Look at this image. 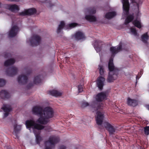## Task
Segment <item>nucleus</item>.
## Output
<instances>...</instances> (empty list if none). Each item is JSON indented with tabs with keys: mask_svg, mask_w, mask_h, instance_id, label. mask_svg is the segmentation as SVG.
Listing matches in <instances>:
<instances>
[{
	"mask_svg": "<svg viewBox=\"0 0 149 149\" xmlns=\"http://www.w3.org/2000/svg\"><path fill=\"white\" fill-rule=\"evenodd\" d=\"M0 97L2 99H8L10 97V95L8 92L3 90L0 91Z\"/></svg>",
	"mask_w": 149,
	"mask_h": 149,
	"instance_id": "obj_17",
	"label": "nucleus"
},
{
	"mask_svg": "<svg viewBox=\"0 0 149 149\" xmlns=\"http://www.w3.org/2000/svg\"><path fill=\"white\" fill-rule=\"evenodd\" d=\"M127 103L129 106L135 107L138 105V102L137 100L129 97L127 99Z\"/></svg>",
	"mask_w": 149,
	"mask_h": 149,
	"instance_id": "obj_14",
	"label": "nucleus"
},
{
	"mask_svg": "<svg viewBox=\"0 0 149 149\" xmlns=\"http://www.w3.org/2000/svg\"><path fill=\"white\" fill-rule=\"evenodd\" d=\"M26 125L28 128H32L33 131H35V129L39 130L43 129L45 128L44 126L36 123L35 121L33 120H27L26 122Z\"/></svg>",
	"mask_w": 149,
	"mask_h": 149,
	"instance_id": "obj_5",
	"label": "nucleus"
},
{
	"mask_svg": "<svg viewBox=\"0 0 149 149\" xmlns=\"http://www.w3.org/2000/svg\"><path fill=\"white\" fill-rule=\"evenodd\" d=\"M6 84V81L3 79L0 78V87L4 86Z\"/></svg>",
	"mask_w": 149,
	"mask_h": 149,
	"instance_id": "obj_33",
	"label": "nucleus"
},
{
	"mask_svg": "<svg viewBox=\"0 0 149 149\" xmlns=\"http://www.w3.org/2000/svg\"><path fill=\"white\" fill-rule=\"evenodd\" d=\"M85 19L90 22H95L96 21V17L92 15H86L85 17Z\"/></svg>",
	"mask_w": 149,
	"mask_h": 149,
	"instance_id": "obj_23",
	"label": "nucleus"
},
{
	"mask_svg": "<svg viewBox=\"0 0 149 149\" xmlns=\"http://www.w3.org/2000/svg\"><path fill=\"white\" fill-rule=\"evenodd\" d=\"M89 104L87 102H84L82 103L81 107H86L88 106H89Z\"/></svg>",
	"mask_w": 149,
	"mask_h": 149,
	"instance_id": "obj_35",
	"label": "nucleus"
},
{
	"mask_svg": "<svg viewBox=\"0 0 149 149\" xmlns=\"http://www.w3.org/2000/svg\"><path fill=\"white\" fill-rule=\"evenodd\" d=\"M15 62V60L14 59L10 58L5 61L4 63V66L7 67L9 65H13L14 63Z\"/></svg>",
	"mask_w": 149,
	"mask_h": 149,
	"instance_id": "obj_24",
	"label": "nucleus"
},
{
	"mask_svg": "<svg viewBox=\"0 0 149 149\" xmlns=\"http://www.w3.org/2000/svg\"><path fill=\"white\" fill-rule=\"evenodd\" d=\"M97 117H96V120L97 124L99 126H101L103 123L104 117V114L99 111H97L96 113Z\"/></svg>",
	"mask_w": 149,
	"mask_h": 149,
	"instance_id": "obj_9",
	"label": "nucleus"
},
{
	"mask_svg": "<svg viewBox=\"0 0 149 149\" xmlns=\"http://www.w3.org/2000/svg\"><path fill=\"white\" fill-rule=\"evenodd\" d=\"M1 109L3 110L5 112H9L12 110V109L10 107H8L7 105H3Z\"/></svg>",
	"mask_w": 149,
	"mask_h": 149,
	"instance_id": "obj_29",
	"label": "nucleus"
},
{
	"mask_svg": "<svg viewBox=\"0 0 149 149\" xmlns=\"http://www.w3.org/2000/svg\"><path fill=\"white\" fill-rule=\"evenodd\" d=\"M18 83L21 84H25L28 81V77L22 74L19 76L18 78Z\"/></svg>",
	"mask_w": 149,
	"mask_h": 149,
	"instance_id": "obj_12",
	"label": "nucleus"
},
{
	"mask_svg": "<svg viewBox=\"0 0 149 149\" xmlns=\"http://www.w3.org/2000/svg\"><path fill=\"white\" fill-rule=\"evenodd\" d=\"M49 93L53 96L55 97L59 96L62 95L61 93L55 90H53L51 91H49Z\"/></svg>",
	"mask_w": 149,
	"mask_h": 149,
	"instance_id": "obj_21",
	"label": "nucleus"
},
{
	"mask_svg": "<svg viewBox=\"0 0 149 149\" xmlns=\"http://www.w3.org/2000/svg\"><path fill=\"white\" fill-rule=\"evenodd\" d=\"M132 23L135 26L138 28L140 29L141 27V25L140 22L137 19L134 20Z\"/></svg>",
	"mask_w": 149,
	"mask_h": 149,
	"instance_id": "obj_27",
	"label": "nucleus"
},
{
	"mask_svg": "<svg viewBox=\"0 0 149 149\" xmlns=\"http://www.w3.org/2000/svg\"><path fill=\"white\" fill-rule=\"evenodd\" d=\"M33 114L40 116L37 122L41 124L45 125L49 122V119L52 118L54 111L52 108L47 107L43 109L40 106L34 107L32 110Z\"/></svg>",
	"mask_w": 149,
	"mask_h": 149,
	"instance_id": "obj_2",
	"label": "nucleus"
},
{
	"mask_svg": "<svg viewBox=\"0 0 149 149\" xmlns=\"http://www.w3.org/2000/svg\"><path fill=\"white\" fill-rule=\"evenodd\" d=\"M107 93L106 92H101L96 95L95 97L96 101L93 102L90 105L94 111H96L101 109L102 104L100 102L103 101L107 98Z\"/></svg>",
	"mask_w": 149,
	"mask_h": 149,
	"instance_id": "obj_3",
	"label": "nucleus"
},
{
	"mask_svg": "<svg viewBox=\"0 0 149 149\" xmlns=\"http://www.w3.org/2000/svg\"><path fill=\"white\" fill-rule=\"evenodd\" d=\"M136 80H137V79H139V78L138 77V76H137L136 77Z\"/></svg>",
	"mask_w": 149,
	"mask_h": 149,
	"instance_id": "obj_45",
	"label": "nucleus"
},
{
	"mask_svg": "<svg viewBox=\"0 0 149 149\" xmlns=\"http://www.w3.org/2000/svg\"><path fill=\"white\" fill-rule=\"evenodd\" d=\"M74 36L76 40L83 39L85 38L84 34L82 32L78 31L77 32L74 34Z\"/></svg>",
	"mask_w": 149,
	"mask_h": 149,
	"instance_id": "obj_18",
	"label": "nucleus"
},
{
	"mask_svg": "<svg viewBox=\"0 0 149 149\" xmlns=\"http://www.w3.org/2000/svg\"><path fill=\"white\" fill-rule=\"evenodd\" d=\"M66 147L65 146L62 145L60 146L59 148V149H65Z\"/></svg>",
	"mask_w": 149,
	"mask_h": 149,
	"instance_id": "obj_40",
	"label": "nucleus"
},
{
	"mask_svg": "<svg viewBox=\"0 0 149 149\" xmlns=\"http://www.w3.org/2000/svg\"><path fill=\"white\" fill-rule=\"evenodd\" d=\"M53 5H54L52 4L50 2L49 3V6L50 7H51Z\"/></svg>",
	"mask_w": 149,
	"mask_h": 149,
	"instance_id": "obj_44",
	"label": "nucleus"
},
{
	"mask_svg": "<svg viewBox=\"0 0 149 149\" xmlns=\"http://www.w3.org/2000/svg\"><path fill=\"white\" fill-rule=\"evenodd\" d=\"M37 10L35 8H31L25 10L24 11L22 12L19 13V15L21 16L26 15H33L36 13Z\"/></svg>",
	"mask_w": 149,
	"mask_h": 149,
	"instance_id": "obj_10",
	"label": "nucleus"
},
{
	"mask_svg": "<svg viewBox=\"0 0 149 149\" xmlns=\"http://www.w3.org/2000/svg\"><path fill=\"white\" fill-rule=\"evenodd\" d=\"M97 42V41H95V42Z\"/></svg>",
	"mask_w": 149,
	"mask_h": 149,
	"instance_id": "obj_49",
	"label": "nucleus"
},
{
	"mask_svg": "<svg viewBox=\"0 0 149 149\" xmlns=\"http://www.w3.org/2000/svg\"><path fill=\"white\" fill-rule=\"evenodd\" d=\"M105 80V78L102 77H100L97 79V86L101 91L103 89Z\"/></svg>",
	"mask_w": 149,
	"mask_h": 149,
	"instance_id": "obj_13",
	"label": "nucleus"
},
{
	"mask_svg": "<svg viewBox=\"0 0 149 149\" xmlns=\"http://www.w3.org/2000/svg\"><path fill=\"white\" fill-rule=\"evenodd\" d=\"M59 141V138L54 136H50L49 140L44 142L45 149H52L55 148V144L58 143Z\"/></svg>",
	"mask_w": 149,
	"mask_h": 149,
	"instance_id": "obj_4",
	"label": "nucleus"
},
{
	"mask_svg": "<svg viewBox=\"0 0 149 149\" xmlns=\"http://www.w3.org/2000/svg\"><path fill=\"white\" fill-rule=\"evenodd\" d=\"M123 44V42H120L117 47H111L110 48V50L111 53V55L109 59L108 65L109 72L107 80L108 82H113L117 78L118 75L119 70L114 65L113 58L116 54L122 50Z\"/></svg>",
	"mask_w": 149,
	"mask_h": 149,
	"instance_id": "obj_1",
	"label": "nucleus"
},
{
	"mask_svg": "<svg viewBox=\"0 0 149 149\" xmlns=\"http://www.w3.org/2000/svg\"><path fill=\"white\" fill-rule=\"evenodd\" d=\"M6 8L7 9L13 12H15V11H18L19 10V6L15 4L13 5L7 4Z\"/></svg>",
	"mask_w": 149,
	"mask_h": 149,
	"instance_id": "obj_15",
	"label": "nucleus"
},
{
	"mask_svg": "<svg viewBox=\"0 0 149 149\" xmlns=\"http://www.w3.org/2000/svg\"><path fill=\"white\" fill-rule=\"evenodd\" d=\"M21 129V126L15 124L14 125V131L15 134L17 135Z\"/></svg>",
	"mask_w": 149,
	"mask_h": 149,
	"instance_id": "obj_25",
	"label": "nucleus"
},
{
	"mask_svg": "<svg viewBox=\"0 0 149 149\" xmlns=\"http://www.w3.org/2000/svg\"><path fill=\"white\" fill-rule=\"evenodd\" d=\"M103 125L106 130L108 132L110 135L115 134L116 129L113 126L107 122H104Z\"/></svg>",
	"mask_w": 149,
	"mask_h": 149,
	"instance_id": "obj_7",
	"label": "nucleus"
},
{
	"mask_svg": "<svg viewBox=\"0 0 149 149\" xmlns=\"http://www.w3.org/2000/svg\"><path fill=\"white\" fill-rule=\"evenodd\" d=\"M41 38L37 35H34L29 39L31 45L33 46H37L40 43Z\"/></svg>",
	"mask_w": 149,
	"mask_h": 149,
	"instance_id": "obj_6",
	"label": "nucleus"
},
{
	"mask_svg": "<svg viewBox=\"0 0 149 149\" xmlns=\"http://www.w3.org/2000/svg\"><path fill=\"white\" fill-rule=\"evenodd\" d=\"M9 56V54L8 53H6L4 54V56L5 58H7Z\"/></svg>",
	"mask_w": 149,
	"mask_h": 149,
	"instance_id": "obj_39",
	"label": "nucleus"
},
{
	"mask_svg": "<svg viewBox=\"0 0 149 149\" xmlns=\"http://www.w3.org/2000/svg\"><path fill=\"white\" fill-rule=\"evenodd\" d=\"M130 31L134 36H138V35L135 28H131L130 29Z\"/></svg>",
	"mask_w": 149,
	"mask_h": 149,
	"instance_id": "obj_32",
	"label": "nucleus"
},
{
	"mask_svg": "<svg viewBox=\"0 0 149 149\" xmlns=\"http://www.w3.org/2000/svg\"><path fill=\"white\" fill-rule=\"evenodd\" d=\"M31 72V71H29V73H30Z\"/></svg>",
	"mask_w": 149,
	"mask_h": 149,
	"instance_id": "obj_48",
	"label": "nucleus"
},
{
	"mask_svg": "<svg viewBox=\"0 0 149 149\" xmlns=\"http://www.w3.org/2000/svg\"><path fill=\"white\" fill-rule=\"evenodd\" d=\"M65 26L64 22L63 21L61 22L60 24L59 25L57 30V33H60L62 29Z\"/></svg>",
	"mask_w": 149,
	"mask_h": 149,
	"instance_id": "obj_28",
	"label": "nucleus"
},
{
	"mask_svg": "<svg viewBox=\"0 0 149 149\" xmlns=\"http://www.w3.org/2000/svg\"><path fill=\"white\" fill-rule=\"evenodd\" d=\"M116 15V13L115 12H109L106 13L105 17L108 19H110L115 16Z\"/></svg>",
	"mask_w": 149,
	"mask_h": 149,
	"instance_id": "obj_22",
	"label": "nucleus"
},
{
	"mask_svg": "<svg viewBox=\"0 0 149 149\" xmlns=\"http://www.w3.org/2000/svg\"><path fill=\"white\" fill-rule=\"evenodd\" d=\"M51 129V127L49 126L45 127V130L47 131H49V130Z\"/></svg>",
	"mask_w": 149,
	"mask_h": 149,
	"instance_id": "obj_41",
	"label": "nucleus"
},
{
	"mask_svg": "<svg viewBox=\"0 0 149 149\" xmlns=\"http://www.w3.org/2000/svg\"><path fill=\"white\" fill-rule=\"evenodd\" d=\"M89 12L91 14H94L96 12V10L95 8H93L90 9Z\"/></svg>",
	"mask_w": 149,
	"mask_h": 149,
	"instance_id": "obj_36",
	"label": "nucleus"
},
{
	"mask_svg": "<svg viewBox=\"0 0 149 149\" xmlns=\"http://www.w3.org/2000/svg\"><path fill=\"white\" fill-rule=\"evenodd\" d=\"M100 50V49H99V51Z\"/></svg>",
	"mask_w": 149,
	"mask_h": 149,
	"instance_id": "obj_50",
	"label": "nucleus"
},
{
	"mask_svg": "<svg viewBox=\"0 0 149 149\" xmlns=\"http://www.w3.org/2000/svg\"><path fill=\"white\" fill-rule=\"evenodd\" d=\"M19 31V28L17 26H13L9 32V36L11 38L15 37L17 35Z\"/></svg>",
	"mask_w": 149,
	"mask_h": 149,
	"instance_id": "obj_11",
	"label": "nucleus"
},
{
	"mask_svg": "<svg viewBox=\"0 0 149 149\" xmlns=\"http://www.w3.org/2000/svg\"><path fill=\"white\" fill-rule=\"evenodd\" d=\"M99 69L100 73V75H103L104 73V69L102 65H99Z\"/></svg>",
	"mask_w": 149,
	"mask_h": 149,
	"instance_id": "obj_31",
	"label": "nucleus"
},
{
	"mask_svg": "<svg viewBox=\"0 0 149 149\" xmlns=\"http://www.w3.org/2000/svg\"><path fill=\"white\" fill-rule=\"evenodd\" d=\"M34 133L36 137V142L37 144L40 145V142L42 140V138L40 136V133L39 132L36 133L35 132V131L34 130Z\"/></svg>",
	"mask_w": 149,
	"mask_h": 149,
	"instance_id": "obj_20",
	"label": "nucleus"
},
{
	"mask_svg": "<svg viewBox=\"0 0 149 149\" xmlns=\"http://www.w3.org/2000/svg\"><path fill=\"white\" fill-rule=\"evenodd\" d=\"M134 18V14H130L128 15L125 20V24L127 25L130 22L132 21Z\"/></svg>",
	"mask_w": 149,
	"mask_h": 149,
	"instance_id": "obj_19",
	"label": "nucleus"
},
{
	"mask_svg": "<svg viewBox=\"0 0 149 149\" xmlns=\"http://www.w3.org/2000/svg\"><path fill=\"white\" fill-rule=\"evenodd\" d=\"M149 39V36L148 35L147 32L144 33L141 36V40L147 46L149 44V43L148 42Z\"/></svg>",
	"mask_w": 149,
	"mask_h": 149,
	"instance_id": "obj_16",
	"label": "nucleus"
},
{
	"mask_svg": "<svg viewBox=\"0 0 149 149\" xmlns=\"http://www.w3.org/2000/svg\"><path fill=\"white\" fill-rule=\"evenodd\" d=\"M147 108L148 110H149V105L147 106Z\"/></svg>",
	"mask_w": 149,
	"mask_h": 149,
	"instance_id": "obj_46",
	"label": "nucleus"
},
{
	"mask_svg": "<svg viewBox=\"0 0 149 149\" xmlns=\"http://www.w3.org/2000/svg\"><path fill=\"white\" fill-rule=\"evenodd\" d=\"M144 132L146 135L149 134V126H146L144 127Z\"/></svg>",
	"mask_w": 149,
	"mask_h": 149,
	"instance_id": "obj_34",
	"label": "nucleus"
},
{
	"mask_svg": "<svg viewBox=\"0 0 149 149\" xmlns=\"http://www.w3.org/2000/svg\"><path fill=\"white\" fill-rule=\"evenodd\" d=\"M32 86V84H29L28 86H27V88L28 89H29Z\"/></svg>",
	"mask_w": 149,
	"mask_h": 149,
	"instance_id": "obj_43",
	"label": "nucleus"
},
{
	"mask_svg": "<svg viewBox=\"0 0 149 149\" xmlns=\"http://www.w3.org/2000/svg\"><path fill=\"white\" fill-rule=\"evenodd\" d=\"M69 58L68 57H66L65 58V61L67 62H68L69 61Z\"/></svg>",
	"mask_w": 149,
	"mask_h": 149,
	"instance_id": "obj_42",
	"label": "nucleus"
},
{
	"mask_svg": "<svg viewBox=\"0 0 149 149\" xmlns=\"http://www.w3.org/2000/svg\"><path fill=\"white\" fill-rule=\"evenodd\" d=\"M5 113H4V118H6L8 116L9 114V112H5Z\"/></svg>",
	"mask_w": 149,
	"mask_h": 149,
	"instance_id": "obj_38",
	"label": "nucleus"
},
{
	"mask_svg": "<svg viewBox=\"0 0 149 149\" xmlns=\"http://www.w3.org/2000/svg\"><path fill=\"white\" fill-rule=\"evenodd\" d=\"M78 91L79 92H81L83 91V88L82 85H79L78 86Z\"/></svg>",
	"mask_w": 149,
	"mask_h": 149,
	"instance_id": "obj_37",
	"label": "nucleus"
},
{
	"mask_svg": "<svg viewBox=\"0 0 149 149\" xmlns=\"http://www.w3.org/2000/svg\"><path fill=\"white\" fill-rule=\"evenodd\" d=\"M17 72L18 70L17 68L12 66L6 70V75L9 76L13 77L17 74Z\"/></svg>",
	"mask_w": 149,
	"mask_h": 149,
	"instance_id": "obj_8",
	"label": "nucleus"
},
{
	"mask_svg": "<svg viewBox=\"0 0 149 149\" xmlns=\"http://www.w3.org/2000/svg\"><path fill=\"white\" fill-rule=\"evenodd\" d=\"M137 4L138 5V11H139V4L138 3H137Z\"/></svg>",
	"mask_w": 149,
	"mask_h": 149,
	"instance_id": "obj_47",
	"label": "nucleus"
},
{
	"mask_svg": "<svg viewBox=\"0 0 149 149\" xmlns=\"http://www.w3.org/2000/svg\"><path fill=\"white\" fill-rule=\"evenodd\" d=\"M77 24L76 23H72L66 25L65 27H67V29L73 28L76 26Z\"/></svg>",
	"mask_w": 149,
	"mask_h": 149,
	"instance_id": "obj_30",
	"label": "nucleus"
},
{
	"mask_svg": "<svg viewBox=\"0 0 149 149\" xmlns=\"http://www.w3.org/2000/svg\"><path fill=\"white\" fill-rule=\"evenodd\" d=\"M41 76V75H39L35 77L33 80V82L34 84H38L41 83V81L40 78Z\"/></svg>",
	"mask_w": 149,
	"mask_h": 149,
	"instance_id": "obj_26",
	"label": "nucleus"
}]
</instances>
